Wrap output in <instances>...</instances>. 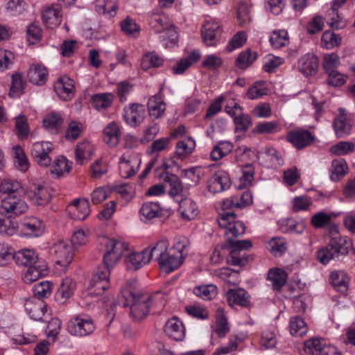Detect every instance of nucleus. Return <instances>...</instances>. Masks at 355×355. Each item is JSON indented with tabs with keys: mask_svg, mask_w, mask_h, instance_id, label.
I'll return each mask as SVG.
<instances>
[{
	"mask_svg": "<svg viewBox=\"0 0 355 355\" xmlns=\"http://www.w3.org/2000/svg\"><path fill=\"white\" fill-rule=\"evenodd\" d=\"M15 259L18 266L26 268L22 275L26 284H31L48 273L47 266L34 250H20L16 252Z\"/></svg>",
	"mask_w": 355,
	"mask_h": 355,
	"instance_id": "f257e3e1",
	"label": "nucleus"
},
{
	"mask_svg": "<svg viewBox=\"0 0 355 355\" xmlns=\"http://www.w3.org/2000/svg\"><path fill=\"white\" fill-rule=\"evenodd\" d=\"M120 296L123 306H130V316L135 320L144 318L150 311L148 295L137 294L132 283L127 282L121 289Z\"/></svg>",
	"mask_w": 355,
	"mask_h": 355,
	"instance_id": "f03ea898",
	"label": "nucleus"
},
{
	"mask_svg": "<svg viewBox=\"0 0 355 355\" xmlns=\"http://www.w3.org/2000/svg\"><path fill=\"white\" fill-rule=\"evenodd\" d=\"M351 246L346 237L332 236L326 246L316 252V259L322 265H327L331 260L340 261L349 252Z\"/></svg>",
	"mask_w": 355,
	"mask_h": 355,
	"instance_id": "7ed1b4c3",
	"label": "nucleus"
},
{
	"mask_svg": "<svg viewBox=\"0 0 355 355\" xmlns=\"http://www.w3.org/2000/svg\"><path fill=\"white\" fill-rule=\"evenodd\" d=\"M168 17L162 13L154 14L150 19V24L153 26L163 28V30L159 32V39L166 49L175 46L178 39L175 27L173 25L168 26Z\"/></svg>",
	"mask_w": 355,
	"mask_h": 355,
	"instance_id": "20e7f679",
	"label": "nucleus"
},
{
	"mask_svg": "<svg viewBox=\"0 0 355 355\" xmlns=\"http://www.w3.org/2000/svg\"><path fill=\"white\" fill-rule=\"evenodd\" d=\"M105 245L103 262L108 267H114L126 252L130 251L129 244L121 239H107Z\"/></svg>",
	"mask_w": 355,
	"mask_h": 355,
	"instance_id": "39448f33",
	"label": "nucleus"
},
{
	"mask_svg": "<svg viewBox=\"0 0 355 355\" xmlns=\"http://www.w3.org/2000/svg\"><path fill=\"white\" fill-rule=\"evenodd\" d=\"M217 220L218 225L225 230L224 234L228 242H232L245 232V225L242 221L236 220V214L232 211L220 213Z\"/></svg>",
	"mask_w": 355,
	"mask_h": 355,
	"instance_id": "423d86ee",
	"label": "nucleus"
},
{
	"mask_svg": "<svg viewBox=\"0 0 355 355\" xmlns=\"http://www.w3.org/2000/svg\"><path fill=\"white\" fill-rule=\"evenodd\" d=\"M96 329L92 318L86 314H80L67 322V331L73 336L85 337L92 334Z\"/></svg>",
	"mask_w": 355,
	"mask_h": 355,
	"instance_id": "0eeeda50",
	"label": "nucleus"
},
{
	"mask_svg": "<svg viewBox=\"0 0 355 355\" xmlns=\"http://www.w3.org/2000/svg\"><path fill=\"white\" fill-rule=\"evenodd\" d=\"M51 253L54 255L58 265L66 267L73 259V248L69 241L61 240L53 244Z\"/></svg>",
	"mask_w": 355,
	"mask_h": 355,
	"instance_id": "6e6552de",
	"label": "nucleus"
},
{
	"mask_svg": "<svg viewBox=\"0 0 355 355\" xmlns=\"http://www.w3.org/2000/svg\"><path fill=\"white\" fill-rule=\"evenodd\" d=\"M141 162L139 155L133 153H125L119 162L120 174L123 178H130L139 171Z\"/></svg>",
	"mask_w": 355,
	"mask_h": 355,
	"instance_id": "1a4fd4ad",
	"label": "nucleus"
},
{
	"mask_svg": "<svg viewBox=\"0 0 355 355\" xmlns=\"http://www.w3.org/2000/svg\"><path fill=\"white\" fill-rule=\"evenodd\" d=\"M20 236L24 238H37L43 235L45 230L44 222L38 218L24 219L19 226Z\"/></svg>",
	"mask_w": 355,
	"mask_h": 355,
	"instance_id": "9d476101",
	"label": "nucleus"
},
{
	"mask_svg": "<svg viewBox=\"0 0 355 355\" xmlns=\"http://www.w3.org/2000/svg\"><path fill=\"white\" fill-rule=\"evenodd\" d=\"M145 116V107L139 103L130 104L123 109V119L128 125L132 128L139 126L144 121Z\"/></svg>",
	"mask_w": 355,
	"mask_h": 355,
	"instance_id": "9b49d317",
	"label": "nucleus"
},
{
	"mask_svg": "<svg viewBox=\"0 0 355 355\" xmlns=\"http://www.w3.org/2000/svg\"><path fill=\"white\" fill-rule=\"evenodd\" d=\"M28 196L33 204L45 205L51 199L49 188L43 183H33L28 189Z\"/></svg>",
	"mask_w": 355,
	"mask_h": 355,
	"instance_id": "f8f14e48",
	"label": "nucleus"
},
{
	"mask_svg": "<svg viewBox=\"0 0 355 355\" xmlns=\"http://www.w3.org/2000/svg\"><path fill=\"white\" fill-rule=\"evenodd\" d=\"M53 150V144L49 141H37L33 144L31 153L40 166H47L51 162L49 153Z\"/></svg>",
	"mask_w": 355,
	"mask_h": 355,
	"instance_id": "ddd939ff",
	"label": "nucleus"
},
{
	"mask_svg": "<svg viewBox=\"0 0 355 355\" xmlns=\"http://www.w3.org/2000/svg\"><path fill=\"white\" fill-rule=\"evenodd\" d=\"M231 185L229 175L223 171L215 173L207 182V189L211 193L227 190Z\"/></svg>",
	"mask_w": 355,
	"mask_h": 355,
	"instance_id": "4468645a",
	"label": "nucleus"
},
{
	"mask_svg": "<svg viewBox=\"0 0 355 355\" xmlns=\"http://www.w3.org/2000/svg\"><path fill=\"white\" fill-rule=\"evenodd\" d=\"M221 34V29L218 22L208 20L205 22L201 29L202 38L207 46H216Z\"/></svg>",
	"mask_w": 355,
	"mask_h": 355,
	"instance_id": "2eb2a0df",
	"label": "nucleus"
},
{
	"mask_svg": "<svg viewBox=\"0 0 355 355\" xmlns=\"http://www.w3.org/2000/svg\"><path fill=\"white\" fill-rule=\"evenodd\" d=\"M1 207L6 214L13 215L22 214L28 209L26 202L15 195L8 196L3 198Z\"/></svg>",
	"mask_w": 355,
	"mask_h": 355,
	"instance_id": "dca6fc26",
	"label": "nucleus"
},
{
	"mask_svg": "<svg viewBox=\"0 0 355 355\" xmlns=\"http://www.w3.org/2000/svg\"><path fill=\"white\" fill-rule=\"evenodd\" d=\"M286 138L297 149L306 147L314 140V136L309 130L302 128L290 131Z\"/></svg>",
	"mask_w": 355,
	"mask_h": 355,
	"instance_id": "f3484780",
	"label": "nucleus"
},
{
	"mask_svg": "<svg viewBox=\"0 0 355 355\" xmlns=\"http://www.w3.org/2000/svg\"><path fill=\"white\" fill-rule=\"evenodd\" d=\"M69 216L75 220H85L90 213L89 202L86 198H77L67 208Z\"/></svg>",
	"mask_w": 355,
	"mask_h": 355,
	"instance_id": "a211bd4d",
	"label": "nucleus"
},
{
	"mask_svg": "<svg viewBox=\"0 0 355 355\" xmlns=\"http://www.w3.org/2000/svg\"><path fill=\"white\" fill-rule=\"evenodd\" d=\"M163 210L158 202H146L139 209V217L144 223H152L162 215Z\"/></svg>",
	"mask_w": 355,
	"mask_h": 355,
	"instance_id": "6ab92c4d",
	"label": "nucleus"
},
{
	"mask_svg": "<svg viewBox=\"0 0 355 355\" xmlns=\"http://www.w3.org/2000/svg\"><path fill=\"white\" fill-rule=\"evenodd\" d=\"M74 84L73 80L67 76L60 77L54 85V89L60 98L67 101L74 94Z\"/></svg>",
	"mask_w": 355,
	"mask_h": 355,
	"instance_id": "aec40b11",
	"label": "nucleus"
},
{
	"mask_svg": "<svg viewBox=\"0 0 355 355\" xmlns=\"http://www.w3.org/2000/svg\"><path fill=\"white\" fill-rule=\"evenodd\" d=\"M338 112V116L334 119L333 127L336 136L342 138L349 135L352 125L346 116V110L344 108H339Z\"/></svg>",
	"mask_w": 355,
	"mask_h": 355,
	"instance_id": "412c9836",
	"label": "nucleus"
},
{
	"mask_svg": "<svg viewBox=\"0 0 355 355\" xmlns=\"http://www.w3.org/2000/svg\"><path fill=\"white\" fill-rule=\"evenodd\" d=\"M164 332L168 337L177 341L182 340L185 336V329L182 322L175 317L166 322Z\"/></svg>",
	"mask_w": 355,
	"mask_h": 355,
	"instance_id": "4be33fe9",
	"label": "nucleus"
},
{
	"mask_svg": "<svg viewBox=\"0 0 355 355\" xmlns=\"http://www.w3.org/2000/svg\"><path fill=\"white\" fill-rule=\"evenodd\" d=\"M128 253L125 258V263L130 270H138L150 261L146 249L141 252H131L130 250Z\"/></svg>",
	"mask_w": 355,
	"mask_h": 355,
	"instance_id": "5701e85b",
	"label": "nucleus"
},
{
	"mask_svg": "<svg viewBox=\"0 0 355 355\" xmlns=\"http://www.w3.org/2000/svg\"><path fill=\"white\" fill-rule=\"evenodd\" d=\"M110 288V282L97 281L96 279H92L89 284V294L92 296H100V300L103 304L110 302L114 297L105 291Z\"/></svg>",
	"mask_w": 355,
	"mask_h": 355,
	"instance_id": "b1692460",
	"label": "nucleus"
},
{
	"mask_svg": "<svg viewBox=\"0 0 355 355\" xmlns=\"http://www.w3.org/2000/svg\"><path fill=\"white\" fill-rule=\"evenodd\" d=\"M184 258L182 254H175L168 250L166 254L159 261V265L162 270L171 272L178 269L182 263Z\"/></svg>",
	"mask_w": 355,
	"mask_h": 355,
	"instance_id": "393cba45",
	"label": "nucleus"
},
{
	"mask_svg": "<svg viewBox=\"0 0 355 355\" xmlns=\"http://www.w3.org/2000/svg\"><path fill=\"white\" fill-rule=\"evenodd\" d=\"M318 60L316 56L306 53L302 56L297 62V67L304 76L314 75L318 70Z\"/></svg>",
	"mask_w": 355,
	"mask_h": 355,
	"instance_id": "a878e982",
	"label": "nucleus"
},
{
	"mask_svg": "<svg viewBox=\"0 0 355 355\" xmlns=\"http://www.w3.org/2000/svg\"><path fill=\"white\" fill-rule=\"evenodd\" d=\"M259 159L265 160L266 166L270 168L282 166L284 162L282 153L272 146L264 148Z\"/></svg>",
	"mask_w": 355,
	"mask_h": 355,
	"instance_id": "bb28decb",
	"label": "nucleus"
},
{
	"mask_svg": "<svg viewBox=\"0 0 355 355\" xmlns=\"http://www.w3.org/2000/svg\"><path fill=\"white\" fill-rule=\"evenodd\" d=\"M252 202V196L249 191L232 196L223 200V208L231 209L232 207L242 208Z\"/></svg>",
	"mask_w": 355,
	"mask_h": 355,
	"instance_id": "cd10ccee",
	"label": "nucleus"
},
{
	"mask_svg": "<svg viewBox=\"0 0 355 355\" xmlns=\"http://www.w3.org/2000/svg\"><path fill=\"white\" fill-rule=\"evenodd\" d=\"M75 288L76 283L72 279H63L55 295L56 301L60 304H64L72 296Z\"/></svg>",
	"mask_w": 355,
	"mask_h": 355,
	"instance_id": "c85d7f7f",
	"label": "nucleus"
},
{
	"mask_svg": "<svg viewBox=\"0 0 355 355\" xmlns=\"http://www.w3.org/2000/svg\"><path fill=\"white\" fill-rule=\"evenodd\" d=\"M42 19L44 24L49 28H54L60 25L62 20V14L59 6L47 7L42 12Z\"/></svg>",
	"mask_w": 355,
	"mask_h": 355,
	"instance_id": "c756f323",
	"label": "nucleus"
},
{
	"mask_svg": "<svg viewBox=\"0 0 355 355\" xmlns=\"http://www.w3.org/2000/svg\"><path fill=\"white\" fill-rule=\"evenodd\" d=\"M149 116L157 119L163 116L166 110V104L160 95H154L148 101Z\"/></svg>",
	"mask_w": 355,
	"mask_h": 355,
	"instance_id": "7c9ffc66",
	"label": "nucleus"
},
{
	"mask_svg": "<svg viewBox=\"0 0 355 355\" xmlns=\"http://www.w3.org/2000/svg\"><path fill=\"white\" fill-rule=\"evenodd\" d=\"M329 281L334 288L340 293H345L348 289L349 278L343 270L332 271L329 275Z\"/></svg>",
	"mask_w": 355,
	"mask_h": 355,
	"instance_id": "2f4dec72",
	"label": "nucleus"
},
{
	"mask_svg": "<svg viewBox=\"0 0 355 355\" xmlns=\"http://www.w3.org/2000/svg\"><path fill=\"white\" fill-rule=\"evenodd\" d=\"M103 140L110 146H116L120 139L121 131L117 123L112 121L104 129Z\"/></svg>",
	"mask_w": 355,
	"mask_h": 355,
	"instance_id": "473e14b6",
	"label": "nucleus"
},
{
	"mask_svg": "<svg viewBox=\"0 0 355 355\" xmlns=\"http://www.w3.org/2000/svg\"><path fill=\"white\" fill-rule=\"evenodd\" d=\"M200 58V53L198 51H193L187 58L181 59L171 70L173 74L183 73L191 64L197 62Z\"/></svg>",
	"mask_w": 355,
	"mask_h": 355,
	"instance_id": "72a5a7b5",
	"label": "nucleus"
},
{
	"mask_svg": "<svg viewBox=\"0 0 355 355\" xmlns=\"http://www.w3.org/2000/svg\"><path fill=\"white\" fill-rule=\"evenodd\" d=\"M48 76L46 68L40 64H33L28 73L30 82L35 85H43Z\"/></svg>",
	"mask_w": 355,
	"mask_h": 355,
	"instance_id": "f704fd0d",
	"label": "nucleus"
},
{
	"mask_svg": "<svg viewBox=\"0 0 355 355\" xmlns=\"http://www.w3.org/2000/svg\"><path fill=\"white\" fill-rule=\"evenodd\" d=\"M168 240L166 239H162L158 241L155 245L146 248L150 260L154 257L159 263V261H161L168 252Z\"/></svg>",
	"mask_w": 355,
	"mask_h": 355,
	"instance_id": "c9c22d12",
	"label": "nucleus"
},
{
	"mask_svg": "<svg viewBox=\"0 0 355 355\" xmlns=\"http://www.w3.org/2000/svg\"><path fill=\"white\" fill-rule=\"evenodd\" d=\"M179 211L182 217L187 220L194 219L198 214V209L196 203L190 198H187L181 201Z\"/></svg>",
	"mask_w": 355,
	"mask_h": 355,
	"instance_id": "e433bc0d",
	"label": "nucleus"
},
{
	"mask_svg": "<svg viewBox=\"0 0 355 355\" xmlns=\"http://www.w3.org/2000/svg\"><path fill=\"white\" fill-rule=\"evenodd\" d=\"M114 101V95L112 93H100L92 96V105L98 111H103L109 108Z\"/></svg>",
	"mask_w": 355,
	"mask_h": 355,
	"instance_id": "4c0bfd02",
	"label": "nucleus"
},
{
	"mask_svg": "<svg viewBox=\"0 0 355 355\" xmlns=\"http://www.w3.org/2000/svg\"><path fill=\"white\" fill-rule=\"evenodd\" d=\"M72 167V162L64 156H59L54 161L51 172L55 177L64 176L69 173Z\"/></svg>",
	"mask_w": 355,
	"mask_h": 355,
	"instance_id": "58836bf2",
	"label": "nucleus"
},
{
	"mask_svg": "<svg viewBox=\"0 0 355 355\" xmlns=\"http://www.w3.org/2000/svg\"><path fill=\"white\" fill-rule=\"evenodd\" d=\"M93 147L87 141H83L77 144L75 150V157L77 164H84L92 155Z\"/></svg>",
	"mask_w": 355,
	"mask_h": 355,
	"instance_id": "ea45409f",
	"label": "nucleus"
},
{
	"mask_svg": "<svg viewBox=\"0 0 355 355\" xmlns=\"http://www.w3.org/2000/svg\"><path fill=\"white\" fill-rule=\"evenodd\" d=\"M227 298L230 306H245L249 303L247 292L242 288L229 290L227 293Z\"/></svg>",
	"mask_w": 355,
	"mask_h": 355,
	"instance_id": "a19ab883",
	"label": "nucleus"
},
{
	"mask_svg": "<svg viewBox=\"0 0 355 355\" xmlns=\"http://www.w3.org/2000/svg\"><path fill=\"white\" fill-rule=\"evenodd\" d=\"M26 310L34 320H41L47 312V306L43 301L36 302H28L26 304Z\"/></svg>",
	"mask_w": 355,
	"mask_h": 355,
	"instance_id": "79ce46f5",
	"label": "nucleus"
},
{
	"mask_svg": "<svg viewBox=\"0 0 355 355\" xmlns=\"http://www.w3.org/2000/svg\"><path fill=\"white\" fill-rule=\"evenodd\" d=\"M26 85V80L20 73H13L11 77L9 96L12 98L19 97L24 93Z\"/></svg>",
	"mask_w": 355,
	"mask_h": 355,
	"instance_id": "37998d69",
	"label": "nucleus"
},
{
	"mask_svg": "<svg viewBox=\"0 0 355 355\" xmlns=\"http://www.w3.org/2000/svg\"><path fill=\"white\" fill-rule=\"evenodd\" d=\"M257 53L250 49L242 51L238 55L235 61V65L241 69H246L256 60Z\"/></svg>",
	"mask_w": 355,
	"mask_h": 355,
	"instance_id": "c03bdc74",
	"label": "nucleus"
},
{
	"mask_svg": "<svg viewBox=\"0 0 355 355\" xmlns=\"http://www.w3.org/2000/svg\"><path fill=\"white\" fill-rule=\"evenodd\" d=\"M63 120L59 113L51 112L43 119L44 128L51 133H57L62 127Z\"/></svg>",
	"mask_w": 355,
	"mask_h": 355,
	"instance_id": "a18cd8bd",
	"label": "nucleus"
},
{
	"mask_svg": "<svg viewBox=\"0 0 355 355\" xmlns=\"http://www.w3.org/2000/svg\"><path fill=\"white\" fill-rule=\"evenodd\" d=\"M196 147V141L191 137L179 141L176 144L175 155L179 159H184L190 155Z\"/></svg>",
	"mask_w": 355,
	"mask_h": 355,
	"instance_id": "49530a36",
	"label": "nucleus"
},
{
	"mask_svg": "<svg viewBox=\"0 0 355 355\" xmlns=\"http://www.w3.org/2000/svg\"><path fill=\"white\" fill-rule=\"evenodd\" d=\"M215 318L216 328L214 331L218 336V337L224 338L230 331V327L228 326L227 318L222 308L220 307L217 309Z\"/></svg>",
	"mask_w": 355,
	"mask_h": 355,
	"instance_id": "de8ad7c7",
	"label": "nucleus"
},
{
	"mask_svg": "<svg viewBox=\"0 0 355 355\" xmlns=\"http://www.w3.org/2000/svg\"><path fill=\"white\" fill-rule=\"evenodd\" d=\"M233 145L227 141H219L211 150L210 158L213 161H218L227 156L233 149Z\"/></svg>",
	"mask_w": 355,
	"mask_h": 355,
	"instance_id": "09e8293b",
	"label": "nucleus"
},
{
	"mask_svg": "<svg viewBox=\"0 0 355 355\" xmlns=\"http://www.w3.org/2000/svg\"><path fill=\"white\" fill-rule=\"evenodd\" d=\"M289 329L292 336L301 337L306 334L308 331V326L303 318L300 316H294L290 319Z\"/></svg>",
	"mask_w": 355,
	"mask_h": 355,
	"instance_id": "8fccbe9b",
	"label": "nucleus"
},
{
	"mask_svg": "<svg viewBox=\"0 0 355 355\" xmlns=\"http://www.w3.org/2000/svg\"><path fill=\"white\" fill-rule=\"evenodd\" d=\"M287 274L282 269L272 268L268 274V279L271 282L274 290H280L285 284Z\"/></svg>",
	"mask_w": 355,
	"mask_h": 355,
	"instance_id": "3c124183",
	"label": "nucleus"
},
{
	"mask_svg": "<svg viewBox=\"0 0 355 355\" xmlns=\"http://www.w3.org/2000/svg\"><path fill=\"white\" fill-rule=\"evenodd\" d=\"M327 345L325 341L319 338H312L304 342V349L311 355H320L324 347Z\"/></svg>",
	"mask_w": 355,
	"mask_h": 355,
	"instance_id": "603ef678",
	"label": "nucleus"
},
{
	"mask_svg": "<svg viewBox=\"0 0 355 355\" xmlns=\"http://www.w3.org/2000/svg\"><path fill=\"white\" fill-rule=\"evenodd\" d=\"M348 166L343 159L333 160L331 163V173L330 178L333 181H338L342 178L347 172Z\"/></svg>",
	"mask_w": 355,
	"mask_h": 355,
	"instance_id": "864d4df0",
	"label": "nucleus"
},
{
	"mask_svg": "<svg viewBox=\"0 0 355 355\" xmlns=\"http://www.w3.org/2000/svg\"><path fill=\"white\" fill-rule=\"evenodd\" d=\"M241 176L239 177V188L243 189L251 185L254 175V168L252 164H248L241 167Z\"/></svg>",
	"mask_w": 355,
	"mask_h": 355,
	"instance_id": "5fc2aeb1",
	"label": "nucleus"
},
{
	"mask_svg": "<svg viewBox=\"0 0 355 355\" xmlns=\"http://www.w3.org/2000/svg\"><path fill=\"white\" fill-rule=\"evenodd\" d=\"M120 26L122 32L128 37H137L139 35V26L130 17H127L122 20Z\"/></svg>",
	"mask_w": 355,
	"mask_h": 355,
	"instance_id": "6e6d98bb",
	"label": "nucleus"
},
{
	"mask_svg": "<svg viewBox=\"0 0 355 355\" xmlns=\"http://www.w3.org/2000/svg\"><path fill=\"white\" fill-rule=\"evenodd\" d=\"M270 42L274 49H281L289 42L288 33L285 30L274 31L270 36Z\"/></svg>",
	"mask_w": 355,
	"mask_h": 355,
	"instance_id": "4d7b16f0",
	"label": "nucleus"
},
{
	"mask_svg": "<svg viewBox=\"0 0 355 355\" xmlns=\"http://www.w3.org/2000/svg\"><path fill=\"white\" fill-rule=\"evenodd\" d=\"M305 229L302 221H297L293 218H287L282 222V230L284 232L300 234Z\"/></svg>",
	"mask_w": 355,
	"mask_h": 355,
	"instance_id": "13d9d810",
	"label": "nucleus"
},
{
	"mask_svg": "<svg viewBox=\"0 0 355 355\" xmlns=\"http://www.w3.org/2000/svg\"><path fill=\"white\" fill-rule=\"evenodd\" d=\"M163 59L155 52H148L144 55L141 67L144 70L151 67H159L163 64Z\"/></svg>",
	"mask_w": 355,
	"mask_h": 355,
	"instance_id": "bf43d9fd",
	"label": "nucleus"
},
{
	"mask_svg": "<svg viewBox=\"0 0 355 355\" xmlns=\"http://www.w3.org/2000/svg\"><path fill=\"white\" fill-rule=\"evenodd\" d=\"M193 293L205 300H210L217 295L218 290L214 284L200 285L193 288Z\"/></svg>",
	"mask_w": 355,
	"mask_h": 355,
	"instance_id": "052dcab7",
	"label": "nucleus"
},
{
	"mask_svg": "<svg viewBox=\"0 0 355 355\" xmlns=\"http://www.w3.org/2000/svg\"><path fill=\"white\" fill-rule=\"evenodd\" d=\"M267 248L272 254L279 257L286 250V241L282 237H274L268 242Z\"/></svg>",
	"mask_w": 355,
	"mask_h": 355,
	"instance_id": "680f3d73",
	"label": "nucleus"
},
{
	"mask_svg": "<svg viewBox=\"0 0 355 355\" xmlns=\"http://www.w3.org/2000/svg\"><path fill=\"white\" fill-rule=\"evenodd\" d=\"M340 65V60L337 53H330L324 55L322 59V67L325 73L338 69Z\"/></svg>",
	"mask_w": 355,
	"mask_h": 355,
	"instance_id": "e2e57ef3",
	"label": "nucleus"
},
{
	"mask_svg": "<svg viewBox=\"0 0 355 355\" xmlns=\"http://www.w3.org/2000/svg\"><path fill=\"white\" fill-rule=\"evenodd\" d=\"M341 43V37L334 32L327 31L323 33L321 38L322 46L327 49H331Z\"/></svg>",
	"mask_w": 355,
	"mask_h": 355,
	"instance_id": "0e129e2a",
	"label": "nucleus"
},
{
	"mask_svg": "<svg viewBox=\"0 0 355 355\" xmlns=\"http://www.w3.org/2000/svg\"><path fill=\"white\" fill-rule=\"evenodd\" d=\"M96 10L99 13L112 17L116 13L117 6L112 0H98Z\"/></svg>",
	"mask_w": 355,
	"mask_h": 355,
	"instance_id": "69168bd1",
	"label": "nucleus"
},
{
	"mask_svg": "<svg viewBox=\"0 0 355 355\" xmlns=\"http://www.w3.org/2000/svg\"><path fill=\"white\" fill-rule=\"evenodd\" d=\"M189 240L186 236H177L173 240V245L169 250L175 252V254H182L184 259L187 255V250L189 247Z\"/></svg>",
	"mask_w": 355,
	"mask_h": 355,
	"instance_id": "338daca9",
	"label": "nucleus"
},
{
	"mask_svg": "<svg viewBox=\"0 0 355 355\" xmlns=\"http://www.w3.org/2000/svg\"><path fill=\"white\" fill-rule=\"evenodd\" d=\"M237 19L241 26H244L250 21V6L247 2L241 1L239 3Z\"/></svg>",
	"mask_w": 355,
	"mask_h": 355,
	"instance_id": "774afa93",
	"label": "nucleus"
}]
</instances>
